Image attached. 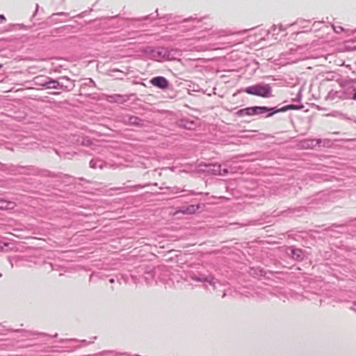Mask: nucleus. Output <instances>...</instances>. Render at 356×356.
<instances>
[{"instance_id": "f257e3e1", "label": "nucleus", "mask_w": 356, "mask_h": 356, "mask_svg": "<svg viewBox=\"0 0 356 356\" xmlns=\"http://www.w3.org/2000/svg\"><path fill=\"white\" fill-rule=\"evenodd\" d=\"M243 92L261 97H268L270 95V88L268 85L257 84L245 88Z\"/></svg>"}, {"instance_id": "f03ea898", "label": "nucleus", "mask_w": 356, "mask_h": 356, "mask_svg": "<svg viewBox=\"0 0 356 356\" xmlns=\"http://www.w3.org/2000/svg\"><path fill=\"white\" fill-rule=\"evenodd\" d=\"M271 109L272 108H268L266 106H252L240 109L236 113V114L238 117H242L245 115L251 116L259 114V113L258 112V111H270Z\"/></svg>"}, {"instance_id": "7ed1b4c3", "label": "nucleus", "mask_w": 356, "mask_h": 356, "mask_svg": "<svg viewBox=\"0 0 356 356\" xmlns=\"http://www.w3.org/2000/svg\"><path fill=\"white\" fill-rule=\"evenodd\" d=\"M321 143V140L319 139L307 138V139L300 140L298 143V147L300 149H314L316 146H319Z\"/></svg>"}, {"instance_id": "20e7f679", "label": "nucleus", "mask_w": 356, "mask_h": 356, "mask_svg": "<svg viewBox=\"0 0 356 356\" xmlns=\"http://www.w3.org/2000/svg\"><path fill=\"white\" fill-rule=\"evenodd\" d=\"M150 83L159 88L165 89L168 86V80L163 76H156L150 80Z\"/></svg>"}, {"instance_id": "39448f33", "label": "nucleus", "mask_w": 356, "mask_h": 356, "mask_svg": "<svg viewBox=\"0 0 356 356\" xmlns=\"http://www.w3.org/2000/svg\"><path fill=\"white\" fill-rule=\"evenodd\" d=\"M199 209V206L197 205H189L187 207H183L178 211L175 212V213H181L184 214H193Z\"/></svg>"}, {"instance_id": "423d86ee", "label": "nucleus", "mask_w": 356, "mask_h": 356, "mask_svg": "<svg viewBox=\"0 0 356 356\" xmlns=\"http://www.w3.org/2000/svg\"><path fill=\"white\" fill-rule=\"evenodd\" d=\"M38 85L41 86H47V88L49 89H59L61 88L60 84L56 80H49V81H45L44 83H38Z\"/></svg>"}, {"instance_id": "0eeeda50", "label": "nucleus", "mask_w": 356, "mask_h": 356, "mask_svg": "<svg viewBox=\"0 0 356 356\" xmlns=\"http://www.w3.org/2000/svg\"><path fill=\"white\" fill-rule=\"evenodd\" d=\"M15 204L13 202H8L4 200H0V209H12L15 207Z\"/></svg>"}, {"instance_id": "6e6552de", "label": "nucleus", "mask_w": 356, "mask_h": 356, "mask_svg": "<svg viewBox=\"0 0 356 356\" xmlns=\"http://www.w3.org/2000/svg\"><path fill=\"white\" fill-rule=\"evenodd\" d=\"M291 256L294 259L301 261L303 259V252L300 249H293L291 250Z\"/></svg>"}, {"instance_id": "1a4fd4ad", "label": "nucleus", "mask_w": 356, "mask_h": 356, "mask_svg": "<svg viewBox=\"0 0 356 356\" xmlns=\"http://www.w3.org/2000/svg\"><path fill=\"white\" fill-rule=\"evenodd\" d=\"M213 171L215 174L219 175H225L228 173L227 169H222L221 170V166L220 165H213Z\"/></svg>"}, {"instance_id": "9d476101", "label": "nucleus", "mask_w": 356, "mask_h": 356, "mask_svg": "<svg viewBox=\"0 0 356 356\" xmlns=\"http://www.w3.org/2000/svg\"><path fill=\"white\" fill-rule=\"evenodd\" d=\"M6 21V17L3 15H0V23H2Z\"/></svg>"}, {"instance_id": "9b49d317", "label": "nucleus", "mask_w": 356, "mask_h": 356, "mask_svg": "<svg viewBox=\"0 0 356 356\" xmlns=\"http://www.w3.org/2000/svg\"><path fill=\"white\" fill-rule=\"evenodd\" d=\"M40 78H42V76H36V77H35V80H40Z\"/></svg>"}, {"instance_id": "f8f14e48", "label": "nucleus", "mask_w": 356, "mask_h": 356, "mask_svg": "<svg viewBox=\"0 0 356 356\" xmlns=\"http://www.w3.org/2000/svg\"><path fill=\"white\" fill-rule=\"evenodd\" d=\"M46 81H37L36 82V84L38 85V83H44Z\"/></svg>"}, {"instance_id": "ddd939ff", "label": "nucleus", "mask_w": 356, "mask_h": 356, "mask_svg": "<svg viewBox=\"0 0 356 356\" xmlns=\"http://www.w3.org/2000/svg\"><path fill=\"white\" fill-rule=\"evenodd\" d=\"M353 98H354V99L356 101V92L355 93V95H354V97H353Z\"/></svg>"}, {"instance_id": "4468645a", "label": "nucleus", "mask_w": 356, "mask_h": 356, "mask_svg": "<svg viewBox=\"0 0 356 356\" xmlns=\"http://www.w3.org/2000/svg\"><path fill=\"white\" fill-rule=\"evenodd\" d=\"M273 115V113H270L268 116H271Z\"/></svg>"}, {"instance_id": "2eb2a0df", "label": "nucleus", "mask_w": 356, "mask_h": 356, "mask_svg": "<svg viewBox=\"0 0 356 356\" xmlns=\"http://www.w3.org/2000/svg\"><path fill=\"white\" fill-rule=\"evenodd\" d=\"M2 66H3V65H2L1 64H0V69L2 67Z\"/></svg>"}]
</instances>
